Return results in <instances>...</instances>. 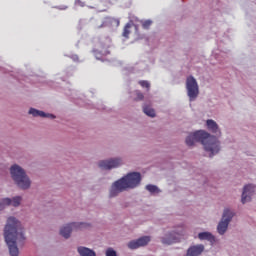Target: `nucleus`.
Listing matches in <instances>:
<instances>
[{"mask_svg":"<svg viewBox=\"0 0 256 256\" xmlns=\"http://www.w3.org/2000/svg\"><path fill=\"white\" fill-rule=\"evenodd\" d=\"M78 253L80 256H97L95 251L83 246L78 247Z\"/></svg>","mask_w":256,"mask_h":256,"instance_id":"f3484780","label":"nucleus"},{"mask_svg":"<svg viewBox=\"0 0 256 256\" xmlns=\"http://www.w3.org/2000/svg\"><path fill=\"white\" fill-rule=\"evenodd\" d=\"M186 89L190 101H195V99L199 97V84L197 83L195 77L188 76L186 78Z\"/></svg>","mask_w":256,"mask_h":256,"instance_id":"39448f33","label":"nucleus"},{"mask_svg":"<svg viewBox=\"0 0 256 256\" xmlns=\"http://www.w3.org/2000/svg\"><path fill=\"white\" fill-rule=\"evenodd\" d=\"M132 26H133V24H131V21H130L129 27H132Z\"/></svg>","mask_w":256,"mask_h":256,"instance_id":"bb28decb","label":"nucleus"},{"mask_svg":"<svg viewBox=\"0 0 256 256\" xmlns=\"http://www.w3.org/2000/svg\"><path fill=\"white\" fill-rule=\"evenodd\" d=\"M127 189H129V174H126L124 177L120 178L112 184L109 197H117L119 193H123V191H127Z\"/></svg>","mask_w":256,"mask_h":256,"instance_id":"20e7f679","label":"nucleus"},{"mask_svg":"<svg viewBox=\"0 0 256 256\" xmlns=\"http://www.w3.org/2000/svg\"><path fill=\"white\" fill-rule=\"evenodd\" d=\"M4 238L11 256H19V247L25 243V233L21 222L15 217H9L4 228Z\"/></svg>","mask_w":256,"mask_h":256,"instance_id":"f257e3e1","label":"nucleus"},{"mask_svg":"<svg viewBox=\"0 0 256 256\" xmlns=\"http://www.w3.org/2000/svg\"><path fill=\"white\" fill-rule=\"evenodd\" d=\"M143 98H144L143 93H141V92L136 93V100L137 101H143Z\"/></svg>","mask_w":256,"mask_h":256,"instance_id":"393cba45","label":"nucleus"},{"mask_svg":"<svg viewBox=\"0 0 256 256\" xmlns=\"http://www.w3.org/2000/svg\"><path fill=\"white\" fill-rule=\"evenodd\" d=\"M195 143H202L205 151L210 153V157L217 155V153L221 151L220 143L217 137L211 136L209 133L203 130L196 131L186 138V145H188V147H193Z\"/></svg>","mask_w":256,"mask_h":256,"instance_id":"f03ea898","label":"nucleus"},{"mask_svg":"<svg viewBox=\"0 0 256 256\" xmlns=\"http://www.w3.org/2000/svg\"><path fill=\"white\" fill-rule=\"evenodd\" d=\"M198 239L201 241H210V243L215 242V236L209 232H201L198 234Z\"/></svg>","mask_w":256,"mask_h":256,"instance_id":"dca6fc26","label":"nucleus"},{"mask_svg":"<svg viewBox=\"0 0 256 256\" xmlns=\"http://www.w3.org/2000/svg\"><path fill=\"white\" fill-rule=\"evenodd\" d=\"M29 114H30V115H33V117H48V118H50V119H55V115H53V114H47V113H45V112H43V111H40V110H37V109H35V108H31V109L29 110Z\"/></svg>","mask_w":256,"mask_h":256,"instance_id":"4468645a","label":"nucleus"},{"mask_svg":"<svg viewBox=\"0 0 256 256\" xmlns=\"http://www.w3.org/2000/svg\"><path fill=\"white\" fill-rule=\"evenodd\" d=\"M206 125L209 131H212V133H217L219 131V126L217 125V122L214 120H207Z\"/></svg>","mask_w":256,"mask_h":256,"instance_id":"a211bd4d","label":"nucleus"},{"mask_svg":"<svg viewBox=\"0 0 256 256\" xmlns=\"http://www.w3.org/2000/svg\"><path fill=\"white\" fill-rule=\"evenodd\" d=\"M106 256H117V252L113 248H108L106 250Z\"/></svg>","mask_w":256,"mask_h":256,"instance_id":"5701e85b","label":"nucleus"},{"mask_svg":"<svg viewBox=\"0 0 256 256\" xmlns=\"http://www.w3.org/2000/svg\"><path fill=\"white\" fill-rule=\"evenodd\" d=\"M9 205H13V207H19V205H21V197L16 196L12 200L10 198H4L0 202V211H3V209Z\"/></svg>","mask_w":256,"mask_h":256,"instance_id":"9d476101","label":"nucleus"},{"mask_svg":"<svg viewBox=\"0 0 256 256\" xmlns=\"http://www.w3.org/2000/svg\"><path fill=\"white\" fill-rule=\"evenodd\" d=\"M179 234H170L168 237L162 238L164 245H173V243H179Z\"/></svg>","mask_w":256,"mask_h":256,"instance_id":"2eb2a0df","label":"nucleus"},{"mask_svg":"<svg viewBox=\"0 0 256 256\" xmlns=\"http://www.w3.org/2000/svg\"><path fill=\"white\" fill-rule=\"evenodd\" d=\"M146 189L149 191V193H159V188L152 184L147 185Z\"/></svg>","mask_w":256,"mask_h":256,"instance_id":"aec40b11","label":"nucleus"},{"mask_svg":"<svg viewBox=\"0 0 256 256\" xmlns=\"http://www.w3.org/2000/svg\"><path fill=\"white\" fill-rule=\"evenodd\" d=\"M82 3H83V2L78 1V2H76V5H80V6H81V5H82Z\"/></svg>","mask_w":256,"mask_h":256,"instance_id":"a878e982","label":"nucleus"},{"mask_svg":"<svg viewBox=\"0 0 256 256\" xmlns=\"http://www.w3.org/2000/svg\"><path fill=\"white\" fill-rule=\"evenodd\" d=\"M141 183V173L130 172L129 173V189H135Z\"/></svg>","mask_w":256,"mask_h":256,"instance_id":"f8f14e48","label":"nucleus"},{"mask_svg":"<svg viewBox=\"0 0 256 256\" xmlns=\"http://www.w3.org/2000/svg\"><path fill=\"white\" fill-rule=\"evenodd\" d=\"M231 219H233V212L230 211L229 209H225L222 216V220L219 222L217 226V231L220 235H225L229 227V223H231Z\"/></svg>","mask_w":256,"mask_h":256,"instance_id":"423d86ee","label":"nucleus"},{"mask_svg":"<svg viewBox=\"0 0 256 256\" xmlns=\"http://www.w3.org/2000/svg\"><path fill=\"white\" fill-rule=\"evenodd\" d=\"M143 111L148 117H155V110L149 106H144Z\"/></svg>","mask_w":256,"mask_h":256,"instance_id":"6ab92c4d","label":"nucleus"},{"mask_svg":"<svg viewBox=\"0 0 256 256\" xmlns=\"http://www.w3.org/2000/svg\"><path fill=\"white\" fill-rule=\"evenodd\" d=\"M89 224L81 222V223H70L60 229V235L64 237V239H69L71 237V232L73 229H87Z\"/></svg>","mask_w":256,"mask_h":256,"instance_id":"0eeeda50","label":"nucleus"},{"mask_svg":"<svg viewBox=\"0 0 256 256\" xmlns=\"http://www.w3.org/2000/svg\"><path fill=\"white\" fill-rule=\"evenodd\" d=\"M151 241V237L149 236H143L136 241H131L129 243L130 249H139V247H145V245H148Z\"/></svg>","mask_w":256,"mask_h":256,"instance_id":"9b49d317","label":"nucleus"},{"mask_svg":"<svg viewBox=\"0 0 256 256\" xmlns=\"http://www.w3.org/2000/svg\"><path fill=\"white\" fill-rule=\"evenodd\" d=\"M12 179L20 187V189H29L31 187V180L27 177L25 170L19 165L15 164L10 168Z\"/></svg>","mask_w":256,"mask_h":256,"instance_id":"7ed1b4c3","label":"nucleus"},{"mask_svg":"<svg viewBox=\"0 0 256 256\" xmlns=\"http://www.w3.org/2000/svg\"><path fill=\"white\" fill-rule=\"evenodd\" d=\"M151 25H153V21L151 20H145L144 22H142L143 29H149Z\"/></svg>","mask_w":256,"mask_h":256,"instance_id":"412c9836","label":"nucleus"},{"mask_svg":"<svg viewBox=\"0 0 256 256\" xmlns=\"http://www.w3.org/2000/svg\"><path fill=\"white\" fill-rule=\"evenodd\" d=\"M139 85H141V87H143L145 89H149L151 87V84L148 81H146V80L140 81Z\"/></svg>","mask_w":256,"mask_h":256,"instance_id":"4be33fe9","label":"nucleus"},{"mask_svg":"<svg viewBox=\"0 0 256 256\" xmlns=\"http://www.w3.org/2000/svg\"><path fill=\"white\" fill-rule=\"evenodd\" d=\"M253 193H255V186L251 184L244 186L241 202L245 204V203H248V201H251V197H253Z\"/></svg>","mask_w":256,"mask_h":256,"instance_id":"1a4fd4ad","label":"nucleus"},{"mask_svg":"<svg viewBox=\"0 0 256 256\" xmlns=\"http://www.w3.org/2000/svg\"><path fill=\"white\" fill-rule=\"evenodd\" d=\"M98 165L100 169H115V167H119V165H121V159L115 158L110 160H102Z\"/></svg>","mask_w":256,"mask_h":256,"instance_id":"6e6552de","label":"nucleus"},{"mask_svg":"<svg viewBox=\"0 0 256 256\" xmlns=\"http://www.w3.org/2000/svg\"><path fill=\"white\" fill-rule=\"evenodd\" d=\"M100 50H94V55L96 59H103V57L109 55V46H103V44H100L99 46Z\"/></svg>","mask_w":256,"mask_h":256,"instance_id":"ddd939ff","label":"nucleus"},{"mask_svg":"<svg viewBox=\"0 0 256 256\" xmlns=\"http://www.w3.org/2000/svg\"><path fill=\"white\" fill-rule=\"evenodd\" d=\"M123 37H126V39H127V37H129V23H127L126 25H125V27H124V31H123Z\"/></svg>","mask_w":256,"mask_h":256,"instance_id":"b1692460","label":"nucleus"}]
</instances>
